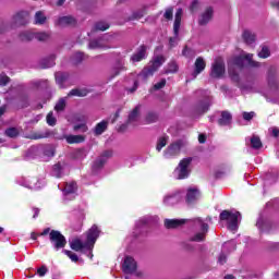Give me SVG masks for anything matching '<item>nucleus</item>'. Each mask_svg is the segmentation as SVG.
<instances>
[{"instance_id": "62", "label": "nucleus", "mask_w": 279, "mask_h": 279, "mask_svg": "<svg viewBox=\"0 0 279 279\" xmlns=\"http://www.w3.org/2000/svg\"><path fill=\"white\" fill-rule=\"evenodd\" d=\"M47 271H49V269H47V266H41L40 268L37 269V274L38 276H40V278L46 276Z\"/></svg>"}, {"instance_id": "17", "label": "nucleus", "mask_w": 279, "mask_h": 279, "mask_svg": "<svg viewBox=\"0 0 279 279\" xmlns=\"http://www.w3.org/2000/svg\"><path fill=\"white\" fill-rule=\"evenodd\" d=\"M54 77L61 88H64V84H71V74L69 72H56Z\"/></svg>"}, {"instance_id": "8", "label": "nucleus", "mask_w": 279, "mask_h": 279, "mask_svg": "<svg viewBox=\"0 0 279 279\" xmlns=\"http://www.w3.org/2000/svg\"><path fill=\"white\" fill-rule=\"evenodd\" d=\"M184 145H186V143L182 140L171 143L163 151L165 158H174V156H180V151H182V147H184Z\"/></svg>"}, {"instance_id": "1", "label": "nucleus", "mask_w": 279, "mask_h": 279, "mask_svg": "<svg viewBox=\"0 0 279 279\" xmlns=\"http://www.w3.org/2000/svg\"><path fill=\"white\" fill-rule=\"evenodd\" d=\"M239 217H241L239 211L223 210L220 213L219 219L220 221H227L228 229L234 232L239 228Z\"/></svg>"}, {"instance_id": "44", "label": "nucleus", "mask_w": 279, "mask_h": 279, "mask_svg": "<svg viewBox=\"0 0 279 279\" xmlns=\"http://www.w3.org/2000/svg\"><path fill=\"white\" fill-rule=\"evenodd\" d=\"M268 86L270 88H278V78L272 73L268 74Z\"/></svg>"}, {"instance_id": "14", "label": "nucleus", "mask_w": 279, "mask_h": 279, "mask_svg": "<svg viewBox=\"0 0 279 279\" xmlns=\"http://www.w3.org/2000/svg\"><path fill=\"white\" fill-rule=\"evenodd\" d=\"M27 19H29V12L20 11L15 15H13L12 23L16 26L27 25Z\"/></svg>"}, {"instance_id": "10", "label": "nucleus", "mask_w": 279, "mask_h": 279, "mask_svg": "<svg viewBox=\"0 0 279 279\" xmlns=\"http://www.w3.org/2000/svg\"><path fill=\"white\" fill-rule=\"evenodd\" d=\"M182 202V192L177 191L174 193L168 194L163 197V204L166 206H175Z\"/></svg>"}, {"instance_id": "36", "label": "nucleus", "mask_w": 279, "mask_h": 279, "mask_svg": "<svg viewBox=\"0 0 279 279\" xmlns=\"http://www.w3.org/2000/svg\"><path fill=\"white\" fill-rule=\"evenodd\" d=\"M36 37V33L23 32L20 34V40L23 43H29Z\"/></svg>"}, {"instance_id": "25", "label": "nucleus", "mask_w": 279, "mask_h": 279, "mask_svg": "<svg viewBox=\"0 0 279 279\" xmlns=\"http://www.w3.org/2000/svg\"><path fill=\"white\" fill-rule=\"evenodd\" d=\"M75 23H76L75 17L71 15L62 16L58 20L59 27H68V25H75Z\"/></svg>"}, {"instance_id": "2", "label": "nucleus", "mask_w": 279, "mask_h": 279, "mask_svg": "<svg viewBox=\"0 0 279 279\" xmlns=\"http://www.w3.org/2000/svg\"><path fill=\"white\" fill-rule=\"evenodd\" d=\"M191 162H193L192 157H187L182 159L178 167L174 170V173L177 174V180H186L189 175H191Z\"/></svg>"}, {"instance_id": "40", "label": "nucleus", "mask_w": 279, "mask_h": 279, "mask_svg": "<svg viewBox=\"0 0 279 279\" xmlns=\"http://www.w3.org/2000/svg\"><path fill=\"white\" fill-rule=\"evenodd\" d=\"M251 146L253 149H260L263 147V142H260V137L253 135V138H251Z\"/></svg>"}, {"instance_id": "21", "label": "nucleus", "mask_w": 279, "mask_h": 279, "mask_svg": "<svg viewBox=\"0 0 279 279\" xmlns=\"http://www.w3.org/2000/svg\"><path fill=\"white\" fill-rule=\"evenodd\" d=\"M109 121L108 120H102L101 122L97 123L96 126L94 128V134L96 136H101L102 133L106 132V130H108V125H109Z\"/></svg>"}, {"instance_id": "19", "label": "nucleus", "mask_w": 279, "mask_h": 279, "mask_svg": "<svg viewBox=\"0 0 279 279\" xmlns=\"http://www.w3.org/2000/svg\"><path fill=\"white\" fill-rule=\"evenodd\" d=\"M141 120V105H137L128 117V123L136 125V122Z\"/></svg>"}, {"instance_id": "39", "label": "nucleus", "mask_w": 279, "mask_h": 279, "mask_svg": "<svg viewBox=\"0 0 279 279\" xmlns=\"http://www.w3.org/2000/svg\"><path fill=\"white\" fill-rule=\"evenodd\" d=\"M86 57L83 54V52H76L72 56L71 60L73 62V64H82V62H84V59Z\"/></svg>"}, {"instance_id": "23", "label": "nucleus", "mask_w": 279, "mask_h": 279, "mask_svg": "<svg viewBox=\"0 0 279 279\" xmlns=\"http://www.w3.org/2000/svg\"><path fill=\"white\" fill-rule=\"evenodd\" d=\"M204 69H206V61L202 57H198L194 63V75H199Z\"/></svg>"}, {"instance_id": "33", "label": "nucleus", "mask_w": 279, "mask_h": 279, "mask_svg": "<svg viewBox=\"0 0 279 279\" xmlns=\"http://www.w3.org/2000/svg\"><path fill=\"white\" fill-rule=\"evenodd\" d=\"M88 95V89L74 88L69 93V97H86Z\"/></svg>"}, {"instance_id": "4", "label": "nucleus", "mask_w": 279, "mask_h": 279, "mask_svg": "<svg viewBox=\"0 0 279 279\" xmlns=\"http://www.w3.org/2000/svg\"><path fill=\"white\" fill-rule=\"evenodd\" d=\"M49 241L57 252L66 247V238L58 230L50 231Z\"/></svg>"}, {"instance_id": "3", "label": "nucleus", "mask_w": 279, "mask_h": 279, "mask_svg": "<svg viewBox=\"0 0 279 279\" xmlns=\"http://www.w3.org/2000/svg\"><path fill=\"white\" fill-rule=\"evenodd\" d=\"M239 69H243V57H234L228 63V73L232 82H239Z\"/></svg>"}, {"instance_id": "30", "label": "nucleus", "mask_w": 279, "mask_h": 279, "mask_svg": "<svg viewBox=\"0 0 279 279\" xmlns=\"http://www.w3.org/2000/svg\"><path fill=\"white\" fill-rule=\"evenodd\" d=\"M40 150L44 156H47L48 158H53L56 156V148L51 145L41 146Z\"/></svg>"}, {"instance_id": "22", "label": "nucleus", "mask_w": 279, "mask_h": 279, "mask_svg": "<svg viewBox=\"0 0 279 279\" xmlns=\"http://www.w3.org/2000/svg\"><path fill=\"white\" fill-rule=\"evenodd\" d=\"M232 123V113L230 111H222L220 119H218V125H230Z\"/></svg>"}, {"instance_id": "26", "label": "nucleus", "mask_w": 279, "mask_h": 279, "mask_svg": "<svg viewBox=\"0 0 279 279\" xmlns=\"http://www.w3.org/2000/svg\"><path fill=\"white\" fill-rule=\"evenodd\" d=\"M71 250H74V252H81V250H84V247H88V245L82 243V240L74 239L70 242Z\"/></svg>"}, {"instance_id": "24", "label": "nucleus", "mask_w": 279, "mask_h": 279, "mask_svg": "<svg viewBox=\"0 0 279 279\" xmlns=\"http://www.w3.org/2000/svg\"><path fill=\"white\" fill-rule=\"evenodd\" d=\"M182 23V9H178L175 12L174 24H173V34H180V25Z\"/></svg>"}, {"instance_id": "53", "label": "nucleus", "mask_w": 279, "mask_h": 279, "mask_svg": "<svg viewBox=\"0 0 279 279\" xmlns=\"http://www.w3.org/2000/svg\"><path fill=\"white\" fill-rule=\"evenodd\" d=\"M166 146H167V137H160L157 142L156 149L157 151H161L162 147H166Z\"/></svg>"}, {"instance_id": "48", "label": "nucleus", "mask_w": 279, "mask_h": 279, "mask_svg": "<svg viewBox=\"0 0 279 279\" xmlns=\"http://www.w3.org/2000/svg\"><path fill=\"white\" fill-rule=\"evenodd\" d=\"M236 244L234 242H226L222 246V252H234Z\"/></svg>"}, {"instance_id": "52", "label": "nucleus", "mask_w": 279, "mask_h": 279, "mask_svg": "<svg viewBox=\"0 0 279 279\" xmlns=\"http://www.w3.org/2000/svg\"><path fill=\"white\" fill-rule=\"evenodd\" d=\"M86 156H87V153L85 149H78L74 154V158H76V160H84Z\"/></svg>"}, {"instance_id": "29", "label": "nucleus", "mask_w": 279, "mask_h": 279, "mask_svg": "<svg viewBox=\"0 0 279 279\" xmlns=\"http://www.w3.org/2000/svg\"><path fill=\"white\" fill-rule=\"evenodd\" d=\"M65 141L70 145H73L75 143H84V141H86V137L84 135H68L65 137Z\"/></svg>"}, {"instance_id": "46", "label": "nucleus", "mask_w": 279, "mask_h": 279, "mask_svg": "<svg viewBox=\"0 0 279 279\" xmlns=\"http://www.w3.org/2000/svg\"><path fill=\"white\" fill-rule=\"evenodd\" d=\"M44 69H51V66H56V54H51L49 59L45 60Z\"/></svg>"}, {"instance_id": "27", "label": "nucleus", "mask_w": 279, "mask_h": 279, "mask_svg": "<svg viewBox=\"0 0 279 279\" xmlns=\"http://www.w3.org/2000/svg\"><path fill=\"white\" fill-rule=\"evenodd\" d=\"M104 165H106V158L104 157H98L95 161L94 165L92 167L93 172L97 173L98 171H101V169H104Z\"/></svg>"}, {"instance_id": "7", "label": "nucleus", "mask_w": 279, "mask_h": 279, "mask_svg": "<svg viewBox=\"0 0 279 279\" xmlns=\"http://www.w3.org/2000/svg\"><path fill=\"white\" fill-rule=\"evenodd\" d=\"M225 73H226V62H223V58L218 57L215 59L214 63L211 64L210 77H215L216 80H219L220 77H223Z\"/></svg>"}, {"instance_id": "37", "label": "nucleus", "mask_w": 279, "mask_h": 279, "mask_svg": "<svg viewBox=\"0 0 279 279\" xmlns=\"http://www.w3.org/2000/svg\"><path fill=\"white\" fill-rule=\"evenodd\" d=\"M243 40H244V43H246V45H252V43H254V40H256V35H254V33H252L250 31H245L243 33Z\"/></svg>"}, {"instance_id": "54", "label": "nucleus", "mask_w": 279, "mask_h": 279, "mask_svg": "<svg viewBox=\"0 0 279 279\" xmlns=\"http://www.w3.org/2000/svg\"><path fill=\"white\" fill-rule=\"evenodd\" d=\"M254 117H256V112H254V111H251V112L244 111L242 113V118L244 119V121H252V119H254Z\"/></svg>"}, {"instance_id": "45", "label": "nucleus", "mask_w": 279, "mask_h": 279, "mask_svg": "<svg viewBox=\"0 0 279 279\" xmlns=\"http://www.w3.org/2000/svg\"><path fill=\"white\" fill-rule=\"evenodd\" d=\"M109 28H110V24L106 22H97L95 24L96 32H106V29H109Z\"/></svg>"}, {"instance_id": "32", "label": "nucleus", "mask_w": 279, "mask_h": 279, "mask_svg": "<svg viewBox=\"0 0 279 279\" xmlns=\"http://www.w3.org/2000/svg\"><path fill=\"white\" fill-rule=\"evenodd\" d=\"M47 23V16L45 15V12L37 11L35 13V25H45Z\"/></svg>"}, {"instance_id": "61", "label": "nucleus", "mask_w": 279, "mask_h": 279, "mask_svg": "<svg viewBox=\"0 0 279 279\" xmlns=\"http://www.w3.org/2000/svg\"><path fill=\"white\" fill-rule=\"evenodd\" d=\"M182 248L185 250V252H193L195 250L193 244H191L189 242H183L182 243Z\"/></svg>"}, {"instance_id": "9", "label": "nucleus", "mask_w": 279, "mask_h": 279, "mask_svg": "<svg viewBox=\"0 0 279 279\" xmlns=\"http://www.w3.org/2000/svg\"><path fill=\"white\" fill-rule=\"evenodd\" d=\"M195 221L196 223L201 225L202 232L196 233L190 239V241L201 243L202 241H206V234H208V223L204 222L201 218H196Z\"/></svg>"}, {"instance_id": "31", "label": "nucleus", "mask_w": 279, "mask_h": 279, "mask_svg": "<svg viewBox=\"0 0 279 279\" xmlns=\"http://www.w3.org/2000/svg\"><path fill=\"white\" fill-rule=\"evenodd\" d=\"M51 38V33L49 32H39L35 33V39L39 43H47Z\"/></svg>"}, {"instance_id": "12", "label": "nucleus", "mask_w": 279, "mask_h": 279, "mask_svg": "<svg viewBox=\"0 0 279 279\" xmlns=\"http://www.w3.org/2000/svg\"><path fill=\"white\" fill-rule=\"evenodd\" d=\"M201 193L197 187H189L185 196V202L189 206H193L199 199Z\"/></svg>"}, {"instance_id": "5", "label": "nucleus", "mask_w": 279, "mask_h": 279, "mask_svg": "<svg viewBox=\"0 0 279 279\" xmlns=\"http://www.w3.org/2000/svg\"><path fill=\"white\" fill-rule=\"evenodd\" d=\"M210 106H213V98L206 97L194 105L192 112L194 117H202V114H206L210 110Z\"/></svg>"}, {"instance_id": "41", "label": "nucleus", "mask_w": 279, "mask_h": 279, "mask_svg": "<svg viewBox=\"0 0 279 279\" xmlns=\"http://www.w3.org/2000/svg\"><path fill=\"white\" fill-rule=\"evenodd\" d=\"M5 136L9 138H16L19 136V129L16 128H9L4 131Z\"/></svg>"}, {"instance_id": "15", "label": "nucleus", "mask_w": 279, "mask_h": 279, "mask_svg": "<svg viewBox=\"0 0 279 279\" xmlns=\"http://www.w3.org/2000/svg\"><path fill=\"white\" fill-rule=\"evenodd\" d=\"M215 14V10H213V7H209L205 9V11L201 14L198 19V24L199 25H208L210 21H213V16Z\"/></svg>"}, {"instance_id": "50", "label": "nucleus", "mask_w": 279, "mask_h": 279, "mask_svg": "<svg viewBox=\"0 0 279 279\" xmlns=\"http://www.w3.org/2000/svg\"><path fill=\"white\" fill-rule=\"evenodd\" d=\"M182 56H184L185 58H190L192 60V58L195 57V50L185 46L182 51Z\"/></svg>"}, {"instance_id": "35", "label": "nucleus", "mask_w": 279, "mask_h": 279, "mask_svg": "<svg viewBox=\"0 0 279 279\" xmlns=\"http://www.w3.org/2000/svg\"><path fill=\"white\" fill-rule=\"evenodd\" d=\"M77 191V183L70 182L65 184V187L63 190L64 195H71Z\"/></svg>"}, {"instance_id": "28", "label": "nucleus", "mask_w": 279, "mask_h": 279, "mask_svg": "<svg viewBox=\"0 0 279 279\" xmlns=\"http://www.w3.org/2000/svg\"><path fill=\"white\" fill-rule=\"evenodd\" d=\"M182 223H184V221L179 220V219H166L165 220V226L168 230H171L173 228H179V226H182Z\"/></svg>"}, {"instance_id": "38", "label": "nucleus", "mask_w": 279, "mask_h": 279, "mask_svg": "<svg viewBox=\"0 0 279 279\" xmlns=\"http://www.w3.org/2000/svg\"><path fill=\"white\" fill-rule=\"evenodd\" d=\"M62 171H64V167L60 163H56L52 167V175L54 178H62Z\"/></svg>"}, {"instance_id": "60", "label": "nucleus", "mask_w": 279, "mask_h": 279, "mask_svg": "<svg viewBox=\"0 0 279 279\" xmlns=\"http://www.w3.org/2000/svg\"><path fill=\"white\" fill-rule=\"evenodd\" d=\"M179 34L180 33H177V35L174 34V37H170V39H169L170 48H173V47H175V45H178V40H179L178 36H179Z\"/></svg>"}, {"instance_id": "13", "label": "nucleus", "mask_w": 279, "mask_h": 279, "mask_svg": "<svg viewBox=\"0 0 279 279\" xmlns=\"http://www.w3.org/2000/svg\"><path fill=\"white\" fill-rule=\"evenodd\" d=\"M101 231L97 227V225L92 226V228L87 231V243L86 245H95L97 239H99V234Z\"/></svg>"}, {"instance_id": "63", "label": "nucleus", "mask_w": 279, "mask_h": 279, "mask_svg": "<svg viewBox=\"0 0 279 279\" xmlns=\"http://www.w3.org/2000/svg\"><path fill=\"white\" fill-rule=\"evenodd\" d=\"M100 158H105L106 159V162H108V158H112V150H105Z\"/></svg>"}, {"instance_id": "42", "label": "nucleus", "mask_w": 279, "mask_h": 279, "mask_svg": "<svg viewBox=\"0 0 279 279\" xmlns=\"http://www.w3.org/2000/svg\"><path fill=\"white\" fill-rule=\"evenodd\" d=\"M73 130L76 133L84 134L88 132V125H86V123L75 124Z\"/></svg>"}, {"instance_id": "6", "label": "nucleus", "mask_w": 279, "mask_h": 279, "mask_svg": "<svg viewBox=\"0 0 279 279\" xmlns=\"http://www.w3.org/2000/svg\"><path fill=\"white\" fill-rule=\"evenodd\" d=\"M162 64H165V58L162 56L156 57L153 61V64L142 71V73L140 74L141 77H143L144 80H147V77H151V75H154V73H156V71H158V69H160Z\"/></svg>"}, {"instance_id": "51", "label": "nucleus", "mask_w": 279, "mask_h": 279, "mask_svg": "<svg viewBox=\"0 0 279 279\" xmlns=\"http://www.w3.org/2000/svg\"><path fill=\"white\" fill-rule=\"evenodd\" d=\"M46 121H47L48 125H50L51 128H53V125H56V123H58V120L56 119V117H53V112H49L47 114Z\"/></svg>"}, {"instance_id": "11", "label": "nucleus", "mask_w": 279, "mask_h": 279, "mask_svg": "<svg viewBox=\"0 0 279 279\" xmlns=\"http://www.w3.org/2000/svg\"><path fill=\"white\" fill-rule=\"evenodd\" d=\"M89 49H110V46H108V37L102 36L97 39H93L88 44Z\"/></svg>"}, {"instance_id": "57", "label": "nucleus", "mask_w": 279, "mask_h": 279, "mask_svg": "<svg viewBox=\"0 0 279 279\" xmlns=\"http://www.w3.org/2000/svg\"><path fill=\"white\" fill-rule=\"evenodd\" d=\"M165 19L167 21H172L173 20V8H168L163 14Z\"/></svg>"}, {"instance_id": "55", "label": "nucleus", "mask_w": 279, "mask_h": 279, "mask_svg": "<svg viewBox=\"0 0 279 279\" xmlns=\"http://www.w3.org/2000/svg\"><path fill=\"white\" fill-rule=\"evenodd\" d=\"M167 73H178V63L174 61L168 64Z\"/></svg>"}, {"instance_id": "49", "label": "nucleus", "mask_w": 279, "mask_h": 279, "mask_svg": "<svg viewBox=\"0 0 279 279\" xmlns=\"http://www.w3.org/2000/svg\"><path fill=\"white\" fill-rule=\"evenodd\" d=\"M63 254L68 256L72 260V263H77V260H80V257L77 256V254L71 251L63 250Z\"/></svg>"}, {"instance_id": "64", "label": "nucleus", "mask_w": 279, "mask_h": 279, "mask_svg": "<svg viewBox=\"0 0 279 279\" xmlns=\"http://www.w3.org/2000/svg\"><path fill=\"white\" fill-rule=\"evenodd\" d=\"M226 260H227V257H226V254L221 253L218 257V263L220 265H226Z\"/></svg>"}, {"instance_id": "56", "label": "nucleus", "mask_w": 279, "mask_h": 279, "mask_svg": "<svg viewBox=\"0 0 279 279\" xmlns=\"http://www.w3.org/2000/svg\"><path fill=\"white\" fill-rule=\"evenodd\" d=\"M269 56H270V52H269V48L267 47V46H264L263 48H262V51H259L258 52V57L259 58H269Z\"/></svg>"}, {"instance_id": "47", "label": "nucleus", "mask_w": 279, "mask_h": 279, "mask_svg": "<svg viewBox=\"0 0 279 279\" xmlns=\"http://www.w3.org/2000/svg\"><path fill=\"white\" fill-rule=\"evenodd\" d=\"M64 108H66V100H64V98H61L54 106V110L57 112H62V111H64Z\"/></svg>"}, {"instance_id": "16", "label": "nucleus", "mask_w": 279, "mask_h": 279, "mask_svg": "<svg viewBox=\"0 0 279 279\" xmlns=\"http://www.w3.org/2000/svg\"><path fill=\"white\" fill-rule=\"evenodd\" d=\"M122 271H124V274H134V271H136V260L130 256L125 257Z\"/></svg>"}, {"instance_id": "20", "label": "nucleus", "mask_w": 279, "mask_h": 279, "mask_svg": "<svg viewBox=\"0 0 279 279\" xmlns=\"http://www.w3.org/2000/svg\"><path fill=\"white\" fill-rule=\"evenodd\" d=\"M49 136H51V131L45 130L33 132L28 136H26V138H29L31 141H40L41 138H49Z\"/></svg>"}, {"instance_id": "43", "label": "nucleus", "mask_w": 279, "mask_h": 279, "mask_svg": "<svg viewBox=\"0 0 279 279\" xmlns=\"http://www.w3.org/2000/svg\"><path fill=\"white\" fill-rule=\"evenodd\" d=\"M252 58H254V54H252V53H247V54L244 56V60H247L248 66H252V68H255V69L260 66V63L256 62V61H253Z\"/></svg>"}, {"instance_id": "34", "label": "nucleus", "mask_w": 279, "mask_h": 279, "mask_svg": "<svg viewBox=\"0 0 279 279\" xmlns=\"http://www.w3.org/2000/svg\"><path fill=\"white\" fill-rule=\"evenodd\" d=\"M145 123L147 125L151 124V123H156L158 122V113L154 112V111H149L145 119H144Z\"/></svg>"}, {"instance_id": "59", "label": "nucleus", "mask_w": 279, "mask_h": 279, "mask_svg": "<svg viewBox=\"0 0 279 279\" xmlns=\"http://www.w3.org/2000/svg\"><path fill=\"white\" fill-rule=\"evenodd\" d=\"M10 83V78L5 74H0V86H7Z\"/></svg>"}, {"instance_id": "58", "label": "nucleus", "mask_w": 279, "mask_h": 279, "mask_svg": "<svg viewBox=\"0 0 279 279\" xmlns=\"http://www.w3.org/2000/svg\"><path fill=\"white\" fill-rule=\"evenodd\" d=\"M167 86V80L162 78L159 83L154 85V90H160Z\"/></svg>"}, {"instance_id": "18", "label": "nucleus", "mask_w": 279, "mask_h": 279, "mask_svg": "<svg viewBox=\"0 0 279 279\" xmlns=\"http://www.w3.org/2000/svg\"><path fill=\"white\" fill-rule=\"evenodd\" d=\"M147 58V46L142 45L137 48V51L131 57V62H141Z\"/></svg>"}]
</instances>
